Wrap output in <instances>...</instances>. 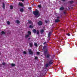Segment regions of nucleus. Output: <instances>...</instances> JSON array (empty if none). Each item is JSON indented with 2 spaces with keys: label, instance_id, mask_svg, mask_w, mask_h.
<instances>
[{
  "label": "nucleus",
  "instance_id": "nucleus-1",
  "mask_svg": "<svg viewBox=\"0 0 77 77\" xmlns=\"http://www.w3.org/2000/svg\"><path fill=\"white\" fill-rule=\"evenodd\" d=\"M34 14L35 15L36 17H39V12L38 10H37L33 12Z\"/></svg>",
  "mask_w": 77,
  "mask_h": 77
},
{
  "label": "nucleus",
  "instance_id": "nucleus-2",
  "mask_svg": "<svg viewBox=\"0 0 77 77\" xmlns=\"http://www.w3.org/2000/svg\"><path fill=\"white\" fill-rule=\"evenodd\" d=\"M43 50H45V52H47L48 50L47 49H48V48L47 46H44L43 48Z\"/></svg>",
  "mask_w": 77,
  "mask_h": 77
},
{
  "label": "nucleus",
  "instance_id": "nucleus-3",
  "mask_svg": "<svg viewBox=\"0 0 77 77\" xmlns=\"http://www.w3.org/2000/svg\"><path fill=\"white\" fill-rule=\"evenodd\" d=\"M28 50L29 51V53L30 54H33V51H32V49H28Z\"/></svg>",
  "mask_w": 77,
  "mask_h": 77
},
{
  "label": "nucleus",
  "instance_id": "nucleus-4",
  "mask_svg": "<svg viewBox=\"0 0 77 77\" xmlns=\"http://www.w3.org/2000/svg\"><path fill=\"white\" fill-rule=\"evenodd\" d=\"M28 33L29 34L26 35L25 38H28V37H29V35H31V32L30 31H28Z\"/></svg>",
  "mask_w": 77,
  "mask_h": 77
},
{
  "label": "nucleus",
  "instance_id": "nucleus-5",
  "mask_svg": "<svg viewBox=\"0 0 77 77\" xmlns=\"http://www.w3.org/2000/svg\"><path fill=\"white\" fill-rule=\"evenodd\" d=\"M38 24L39 26H41L42 24V22L41 21H40L38 23Z\"/></svg>",
  "mask_w": 77,
  "mask_h": 77
},
{
  "label": "nucleus",
  "instance_id": "nucleus-6",
  "mask_svg": "<svg viewBox=\"0 0 77 77\" xmlns=\"http://www.w3.org/2000/svg\"><path fill=\"white\" fill-rule=\"evenodd\" d=\"M28 24H33V23L31 20H28Z\"/></svg>",
  "mask_w": 77,
  "mask_h": 77
},
{
  "label": "nucleus",
  "instance_id": "nucleus-7",
  "mask_svg": "<svg viewBox=\"0 0 77 77\" xmlns=\"http://www.w3.org/2000/svg\"><path fill=\"white\" fill-rule=\"evenodd\" d=\"M6 32L4 31H2L1 32V35H5Z\"/></svg>",
  "mask_w": 77,
  "mask_h": 77
},
{
  "label": "nucleus",
  "instance_id": "nucleus-8",
  "mask_svg": "<svg viewBox=\"0 0 77 77\" xmlns=\"http://www.w3.org/2000/svg\"><path fill=\"white\" fill-rule=\"evenodd\" d=\"M19 6H23V4L20 3H19Z\"/></svg>",
  "mask_w": 77,
  "mask_h": 77
},
{
  "label": "nucleus",
  "instance_id": "nucleus-9",
  "mask_svg": "<svg viewBox=\"0 0 77 77\" xmlns=\"http://www.w3.org/2000/svg\"><path fill=\"white\" fill-rule=\"evenodd\" d=\"M60 11H62V10H63V9H64V8L63 7H61L60 8Z\"/></svg>",
  "mask_w": 77,
  "mask_h": 77
},
{
  "label": "nucleus",
  "instance_id": "nucleus-10",
  "mask_svg": "<svg viewBox=\"0 0 77 77\" xmlns=\"http://www.w3.org/2000/svg\"><path fill=\"white\" fill-rule=\"evenodd\" d=\"M20 12H23V11H24V9L23 8H20Z\"/></svg>",
  "mask_w": 77,
  "mask_h": 77
},
{
  "label": "nucleus",
  "instance_id": "nucleus-11",
  "mask_svg": "<svg viewBox=\"0 0 77 77\" xmlns=\"http://www.w3.org/2000/svg\"><path fill=\"white\" fill-rule=\"evenodd\" d=\"M33 32L34 33H35L36 32V30L35 29H33Z\"/></svg>",
  "mask_w": 77,
  "mask_h": 77
},
{
  "label": "nucleus",
  "instance_id": "nucleus-12",
  "mask_svg": "<svg viewBox=\"0 0 77 77\" xmlns=\"http://www.w3.org/2000/svg\"><path fill=\"white\" fill-rule=\"evenodd\" d=\"M16 23H17V24H19V23H20V22L18 20H16Z\"/></svg>",
  "mask_w": 77,
  "mask_h": 77
},
{
  "label": "nucleus",
  "instance_id": "nucleus-13",
  "mask_svg": "<svg viewBox=\"0 0 77 77\" xmlns=\"http://www.w3.org/2000/svg\"><path fill=\"white\" fill-rule=\"evenodd\" d=\"M29 45L30 46V47H32V46H33V43H29Z\"/></svg>",
  "mask_w": 77,
  "mask_h": 77
},
{
  "label": "nucleus",
  "instance_id": "nucleus-14",
  "mask_svg": "<svg viewBox=\"0 0 77 77\" xmlns=\"http://www.w3.org/2000/svg\"><path fill=\"white\" fill-rule=\"evenodd\" d=\"M34 26H32V25H30L29 26V28H31V29H32V28H33Z\"/></svg>",
  "mask_w": 77,
  "mask_h": 77
},
{
  "label": "nucleus",
  "instance_id": "nucleus-15",
  "mask_svg": "<svg viewBox=\"0 0 77 77\" xmlns=\"http://www.w3.org/2000/svg\"><path fill=\"white\" fill-rule=\"evenodd\" d=\"M59 21H60V20H59L56 19L55 20V22H59Z\"/></svg>",
  "mask_w": 77,
  "mask_h": 77
},
{
  "label": "nucleus",
  "instance_id": "nucleus-16",
  "mask_svg": "<svg viewBox=\"0 0 77 77\" xmlns=\"http://www.w3.org/2000/svg\"><path fill=\"white\" fill-rule=\"evenodd\" d=\"M49 63L50 64L53 63V61H52V60L50 61Z\"/></svg>",
  "mask_w": 77,
  "mask_h": 77
},
{
  "label": "nucleus",
  "instance_id": "nucleus-17",
  "mask_svg": "<svg viewBox=\"0 0 77 77\" xmlns=\"http://www.w3.org/2000/svg\"><path fill=\"white\" fill-rule=\"evenodd\" d=\"M11 65L12 66H15V64L12 63L11 64Z\"/></svg>",
  "mask_w": 77,
  "mask_h": 77
},
{
  "label": "nucleus",
  "instance_id": "nucleus-18",
  "mask_svg": "<svg viewBox=\"0 0 77 77\" xmlns=\"http://www.w3.org/2000/svg\"><path fill=\"white\" fill-rule=\"evenodd\" d=\"M40 32L41 33H43L44 32V30L43 29H42L40 31Z\"/></svg>",
  "mask_w": 77,
  "mask_h": 77
},
{
  "label": "nucleus",
  "instance_id": "nucleus-19",
  "mask_svg": "<svg viewBox=\"0 0 77 77\" xmlns=\"http://www.w3.org/2000/svg\"><path fill=\"white\" fill-rule=\"evenodd\" d=\"M7 24H8V25H9V24H10V22L7 21Z\"/></svg>",
  "mask_w": 77,
  "mask_h": 77
},
{
  "label": "nucleus",
  "instance_id": "nucleus-20",
  "mask_svg": "<svg viewBox=\"0 0 77 77\" xmlns=\"http://www.w3.org/2000/svg\"><path fill=\"white\" fill-rule=\"evenodd\" d=\"M5 4L3 3V9H5Z\"/></svg>",
  "mask_w": 77,
  "mask_h": 77
},
{
  "label": "nucleus",
  "instance_id": "nucleus-21",
  "mask_svg": "<svg viewBox=\"0 0 77 77\" xmlns=\"http://www.w3.org/2000/svg\"><path fill=\"white\" fill-rule=\"evenodd\" d=\"M13 8V6L12 5L10 6V9H12Z\"/></svg>",
  "mask_w": 77,
  "mask_h": 77
},
{
  "label": "nucleus",
  "instance_id": "nucleus-22",
  "mask_svg": "<svg viewBox=\"0 0 77 77\" xmlns=\"http://www.w3.org/2000/svg\"><path fill=\"white\" fill-rule=\"evenodd\" d=\"M50 35H51V32H49L48 34V36L49 37V36H50Z\"/></svg>",
  "mask_w": 77,
  "mask_h": 77
},
{
  "label": "nucleus",
  "instance_id": "nucleus-23",
  "mask_svg": "<svg viewBox=\"0 0 77 77\" xmlns=\"http://www.w3.org/2000/svg\"><path fill=\"white\" fill-rule=\"evenodd\" d=\"M34 45H35V46H36V47L37 45V43H34Z\"/></svg>",
  "mask_w": 77,
  "mask_h": 77
},
{
  "label": "nucleus",
  "instance_id": "nucleus-24",
  "mask_svg": "<svg viewBox=\"0 0 77 77\" xmlns=\"http://www.w3.org/2000/svg\"><path fill=\"white\" fill-rule=\"evenodd\" d=\"M38 7L39 8H41V6L40 5H38Z\"/></svg>",
  "mask_w": 77,
  "mask_h": 77
},
{
  "label": "nucleus",
  "instance_id": "nucleus-25",
  "mask_svg": "<svg viewBox=\"0 0 77 77\" xmlns=\"http://www.w3.org/2000/svg\"><path fill=\"white\" fill-rule=\"evenodd\" d=\"M23 54H26L27 53H26V51H24L23 52Z\"/></svg>",
  "mask_w": 77,
  "mask_h": 77
},
{
  "label": "nucleus",
  "instance_id": "nucleus-26",
  "mask_svg": "<svg viewBox=\"0 0 77 77\" xmlns=\"http://www.w3.org/2000/svg\"><path fill=\"white\" fill-rule=\"evenodd\" d=\"M45 66L46 67H48V64H46Z\"/></svg>",
  "mask_w": 77,
  "mask_h": 77
},
{
  "label": "nucleus",
  "instance_id": "nucleus-27",
  "mask_svg": "<svg viewBox=\"0 0 77 77\" xmlns=\"http://www.w3.org/2000/svg\"><path fill=\"white\" fill-rule=\"evenodd\" d=\"M67 35L68 36H70V34H67Z\"/></svg>",
  "mask_w": 77,
  "mask_h": 77
},
{
  "label": "nucleus",
  "instance_id": "nucleus-28",
  "mask_svg": "<svg viewBox=\"0 0 77 77\" xmlns=\"http://www.w3.org/2000/svg\"><path fill=\"white\" fill-rule=\"evenodd\" d=\"M50 57V55L48 54L47 55V57Z\"/></svg>",
  "mask_w": 77,
  "mask_h": 77
},
{
  "label": "nucleus",
  "instance_id": "nucleus-29",
  "mask_svg": "<svg viewBox=\"0 0 77 77\" xmlns=\"http://www.w3.org/2000/svg\"><path fill=\"white\" fill-rule=\"evenodd\" d=\"M37 53V54H40V53H39V52H37V53Z\"/></svg>",
  "mask_w": 77,
  "mask_h": 77
},
{
  "label": "nucleus",
  "instance_id": "nucleus-30",
  "mask_svg": "<svg viewBox=\"0 0 77 77\" xmlns=\"http://www.w3.org/2000/svg\"><path fill=\"white\" fill-rule=\"evenodd\" d=\"M70 3H73V1H71L70 2Z\"/></svg>",
  "mask_w": 77,
  "mask_h": 77
},
{
  "label": "nucleus",
  "instance_id": "nucleus-31",
  "mask_svg": "<svg viewBox=\"0 0 77 77\" xmlns=\"http://www.w3.org/2000/svg\"><path fill=\"white\" fill-rule=\"evenodd\" d=\"M37 33L38 35V34H39V31H37Z\"/></svg>",
  "mask_w": 77,
  "mask_h": 77
},
{
  "label": "nucleus",
  "instance_id": "nucleus-32",
  "mask_svg": "<svg viewBox=\"0 0 77 77\" xmlns=\"http://www.w3.org/2000/svg\"><path fill=\"white\" fill-rule=\"evenodd\" d=\"M2 65H5V62L3 63Z\"/></svg>",
  "mask_w": 77,
  "mask_h": 77
},
{
  "label": "nucleus",
  "instance_id": "nucleus-33",
  "mask_svg": "<svg viewBox=\"0 0 77 77\" xmlns=\"http://www.w3.org/2000/svg\"><path fill=\"white\" fill-rule=\"evenodd\" d=\"M28 9H29L30 10V9H31V7H29L28 8Z\"/></svg>",
  "mask_w": 77,
  "mask_h": 77
},
{
  "label": "nucleus",
  "instance_id": "nucleus-34",
  "mask_svg": "<svg viewBox=\"0 0 77 77\" xmlns=\"http://www.w3.org/2000/svg\"><path fill=\"white\" fill-rule=\"evenodd\" d=\"M64 14H66V12H64Z\"/></svg>",
  "mask_w": 77,
  "mask_h": 77
},
{
  "label": "nucleus",
  "instance_id": "nucleus-35",
  "mask_svg": "<svg viewBox=\"0 0 77 77\" xmlns=\"http://www.w3.org/2000/svg\"><path fill=\"white\" fill-rule=\"evenodd\" d=\"M35 59H38V57H35Z\"/></svg>",
  "mask_w": 77,
  "mask_h": 77
},
{
  "label": "nucleus",
  "instance_id": "nucleus-36",
  "mask_svg": "<svg viewBox=\"0 0 77 77\" xmlns=\"http://www.w3.org/2000/svg\"><path fill=\"white\" fill-rule=\"evenodd\" d=\"M47 44V42H45L44 43V45H45V44Z\"/></svg>",
  "mask_w": 77,
  "mask_h": 77
},
{
  "label": "nucleus",
  "instance_id": "nucleus-37",
  "mask_svg": "<svg viewBox=\"0 0 77 77\" xmlns=\"http://www.w3.org/2000/svg\"><path fill=\"white\" fill-rule=\"evenodd\" d=\"M21 1H22L23 2H24V0H21Z\"/></svg>",
  "mask_w": 77,
  "mask_h": 77
},
{
  "label": "nucleus",
  "instance_id": "nucleus-38",
  "mask_svg": "<svg viewBox=\"0 0 77 77\" xmlns=\"http://www.w3.org/2000/svg\"><path fill=\"white\" fill-rule=\"evenodd\" d=\"M45 22L46 23H47V21H46Z\"/></svg>",
  "mask_w": 77,
  "mask_h": 77
},
{
  "label": "nucleus",
  "instance_id": "nucleus-39",
  "mask_svg": "<svg viewBox=\"0 0 77 77\" xmlns=\"http://www.w3.org/2000/svg\"><path fill=\"white\" fill-rule=\"evenodd\" d=\"M65 0H63V2H64V1H65Z\"/></svg>",
  "mask_w": 77,
  "mask_h": 77
},
{
  "label": "nucleus",
  "instance_id": "nucleus-40",
  "mask_svg": "<svg viewBox=\"0 0 77 77\" xmlns=\"http://www.w3.org/2000/svg\"><path fill=\"white\" fill-rule=\"evenodd\" d=\"M59 18V17H57V18Z\"/></svg>",
  "mask_w": 77,
  "mask_h": 77
}]
</instances>
